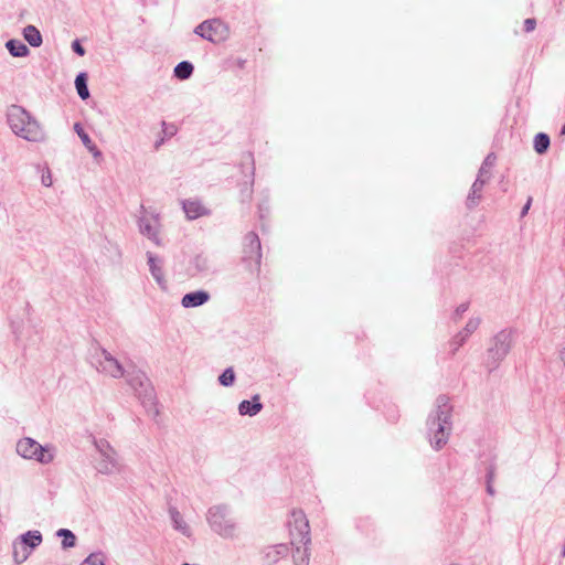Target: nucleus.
<instances>
[{"label": "nucleus", "instance_id": "30", "mask_svg": "<svg viewBox=\"0 0 565 565\" xmlns=\"http://www.w3.org/2000/svg\"><path fill=\"white\" fill-rule=\"evenodd\" d=\"M221 385L231 386L235 381V373L232 367H227L218 377Z\"/></svg>", "mask_w": 565, "mask_h": 565}, {"label": "nucleus", "instance_id": "13", "mask_svg": "<svg viewBox=\"0 0 565 565\" xmlns=\"http://www.w3.org/2000/svg\"><path fill=\"white\" fill-rule=\"evenodd\" d=\"M125 377L129 386L138 394L148 393V379L140 371L125 373Z\"/></svg>", "mask_w": 565, "mask_h": 565}, {"label": "nucleus", "instance_id": "43", "mask_svg": "<svg viewBox=\"0 0 565 565\" xmlns=\"http://www.w3.org/2000/svg\"><path fill=\"white\" fill-rule=\"evenodd\" d=\"M451 565H458V564H451Z\"/></svg>", "mask_w": 565, "mask_h": 565}, {"label": "nucleus", "instance_id": "10", "mask_svg": "<svg viewBox=\"0 0 565 565\" xmlns=\"http://www.w3.org/2000/svg\"><path fill=\"white\" fill-rule=\"evenodd\" d=\"M495 162V157L493 154H488L479 170L478 177L473 182L470 193L467 199L468 207H473L477 205L479 199L481 198V191L483 185L489 180L488 171H486V167H493Z\"/></svg>", "mask_w": 565, "mask_h": 565}, {"label": "nucleus", "instance_id": "29", "mask_svg": "<svg viewBox=\"0 0 565 565\" xmlns=\"http://www.w3.org/2000/svg\"><path fill=\"white\" fill-rule=\"evenodd\" d=\"M245 242H246V245L249 248V250L254 252L257 255V257L259 258L260 257V254H259L260 242H259L258 236L255 233L250 232L245 236Z\"/></svg>", "mask_w": 565, "mask_h": 565}, {"label": "nucleus", "instance_id": "25", "mask_svg": "<svg viewBox=\"0 0 565 565\" xmlns=\"http://www.w3.org/2000/svg\"><path fill=\"white\" fill-rule=\"evenodd\" d=\"M29 555L30 552L19 540L13 543V559L17 564H21L26 561Z\"/></svg>", "mask_w": 565, "mask_h": 565}, {"label": "nucleus", "instance_id": "41", "mask_svg": "<svg viewBox=\"0 0 565 565\" xmlns=\"http://www.w3.org/2000/svg\"><path fill=\"white\" fill-rule=\"evenodd\" d=\"M559 359L565 365V348L559 351Z\"/></svg>", "mask_w": 565, "mask_h": 565}, {"label": "nucleus", "instance_id": "23", "mask_svg": "<svg viewBox=\"0 0 565 565\" xmlns=\"http://www.w3.org/2000/svg\"><path fill=\"white\" fill-rule=\"evenodd\" d=\"M19 541L28 548H34L42 542V535L39 531H28L19 537Z\"/></svg>", "mask_w": 565, "mask_h": 565}, {"label": "nucleus", "instance_id": "26", "mask_svg": "<svg viewBox=\"0 0 565 565\" xmlns=\"http://www.w3.org/2000/svg\"><path fill=\"white\" fill-rule=\"evenodd\" d=\"M193 73V65L190 62H180L174 68L175 77L180 79H188Z\"/></svg>", "mask_w": 565, "mask_h": 565}, {"label": "nucleus", "instance_id": "37", "mask_svg": "<svg viewBox=\"0 0 565 565\" xmlns=\"http://www.w3.org/2000/svg\"><path fill=\"white\" fill-rule=\"evenodd\" d=\"M494 480V468L491 466L487 473V483H492Z\"/></svg>", "mask_w": 565, "mask_h": 565}, {"label": "nucleus", "instance_id": "21", "mask_svg": "<svg viewBox=\"0 0 565 565\" xmlns=\"http://www.w3.org/2000/svg\"><path fill=\"white\" fill-rule=\"evenodd\" d=\"M24 40L33 47L41 46L43 39L41 32L34 25H26L22 31Z\"/></svg>", "mask_w": 565, "mask_h": 565}, {"label": "nucleus", "instance_id": "15", "mask_svg": "<svg viewBox=\"0 0 565 565\" xmlns=\"http://www.w3.org/2000/svg\"><path fill=\"white\" fill-rule=\"evenodd\" d=\"M147 258H148V265H149V269H150L152 277L156 279V281L161 287H163L166 284V280H164V275H163V270H162V260L159 259L158 257H156L151 253H147Z\"/></svg>", "mask_w": 565, "mask_h": 565}, {"label": "nucleus", "instance_id": "20", "mask_svg": "<svg viewBox=\"0 0 565 565\" xmlns=\"http://www.w3.org/2000/svg\"><path fill=\"white\" fill-rule=\"evenodd\" d=\"M6 47L9 53L14 57H25L30 54L29 47L20 40H9L6 43Z\"/></svg>", "mask_w": 565, "mask_h": 565}, {"label": "nucleus", "instance_id": "27", "mask_svg": "<svg viewBox=\"0 0 565 565\" xmlns=\"http://www.w3.org/2000/svg\"><path fill=\"white\" fill-rule=\"evenodd\" d=\"M56 535L62 537V547L63 548H71V547L75 546L76 537L72 531H70L67 529H60L56 532Z\"/></svg>", "mask_w": 565, "mask_h": 565}, {"label": "nucleus", "instance_id": "3", "mask_svg": "<svg viewBox=\"0 0 565 565\" xmlns=\"http://www.w3.org/2000/svg\"><path fill=\"white\" fill-rule=\"evenodd\" d=\"M206 522L210 529L222 539L235 540L239 536V526L226 505L211 507L206 512Z\"/></svg>", "mask_w": 565, "mask_h": 565}, {"label": "nucleus", "instance_id": "31", "mask_svg": "<svg viewBox=\"0 0 565 565\" xmlns=\"http://www.w3.org/2000/svg\"><path fill=\"white\" fill-rule=\"evenodd\" d=\"M74 130L76 131V134L78 135V137L81 138V140L85 147H87L90 142H93L92 139L89 138V136L84 131L81 124L76 122L74 125Z\"/></svg>", "mask_w": 565, "mask_h": 565}, {"label": "nucleus", "instance_id": "42", "mask_svg": "<svg viewBox=\"0 0 565 565\" xmlns=\"http://www.w3.org/2000/svg\"><path fill=\"white\" fill-rule=\"evenodd\" d=\"M491 168H492V167H489V166H488V167H486V171H488V175H489V177H490V169H491Z\"/></svg>", "mask_w": 565, "mask_h": 565}, {"label": "nucleus", "instance_id": "1", "mask_svg": "<svg viewBox=\"0 0 565 565\" xmlns=\"http://www.w3.org/2000/svg\"><path fill=\"white\" fill-rule=\"evenodd\" d=\"M450 418L451 407L448 404V398L439 396L437 398V408L427 420L428 439L435 450H440L448 443L451 431Z\"/></svg>", "mask_w": 565, "mask_h": 565}, {"label": "nucleus", "instance_id": "38", "mask_svg": "<svg viewBox=\"0 0 565 565\" xmlns=\"http://www.w3.org/2000/svg\"><path fill=\"white\" fill-rule=\"evenodd\" d=\"M467 310H468V305L467 303H461V305H459L457 307L456 315L460 316V315L465 313Z\"/></svg>", "mask_w": 565, "mask_h": 565}, {"label": "nucleus", "instance_id": "8", "mask_svg": "<svg viewBox=\"0 0 565 565\" xmlns=\"http://www.w3.org/2000/svg\"><path fill=\"white\" fill-rule=\"evenodd\" d=\"M194 33L210 42L218 43L227 38L228 29L221 20L212 19L199 24Z\"/></svg>", "mask_w": 565, "mask_h": 565}, {"label": "nucleus", "instance_id": "40", "mask_svg": "<svg viewBox=\"0 0 565 565\" xmlns=\"http://www.w3.org/2000/svg\"><path fill=\"white\" fill-rule=\"evenodd\" d=\"M487 492L489 494H491V495L494 493V489L492 487V483H487Z\"/></svg>", "mask_w": 565, "mask_h": 565}, {"label": "nucleus", "instance_id": "18", "mask_svg": "<svg viewBox=\"0 0 565 565\" xmlns=\"http://www.w3.org/2000/svg\"><path fill=\"white\" fill-rule=\"evenodd\" d=\"M258 399H259V396L255 395L253 397V402H249V401L241 402L238 405L239 414L243 416H245V415L255 416L256 414H258L263 408V405L258 402Z\"/></svg>", "mask_w": 565, "mask_h": 565}, {"label": "nucleus", "instance_id": "33", "mask_svg": "<svg viewBox=\"0 0 565 565\" xmlns=\"http://www.w3.org/2000/svg\"><path fill=\"white\" fill-rule=\"evenodd\" d=\"M41 182L44 186L49 188L52 185L53 181H52V174H51V171L49 169H46L45 171H43L42 173V177H41Z\"/></svg>", "mask_w": 565, "mask_h": 565}, {"label": "nucleus", "instance_id": "4", "mask_svg": "<svg viewBox=\"0 0 565 565\" xmlns=\"http://www.w3.org/2000/svg\"><path fill=\"white\" fill-rule=\"evenodd\" d=\"M93 445L96 450L94 467L97 472L110 476L122 471L124 465L120 456L108 440L105 438H94Z\"/></svg>", "mask_w": 565, "mask_h": 565}, {"label": "nucleus", "instance_id": "19", "mask_svg": "<svg viewBox=\"0 0 565 565\" xmlns=\"http://www.w3.org/2000/svg\"><path fill=\"white\" fill-rule=\"evenodd\" d=\"M292 561L294 565H309L310 563V551L308 545L297 544L292 545Z\"/></svg>", "mask_w": 565, "mask_h": 565}, {"label": "nucleus", "instance_id": "7", "mask_svg": "<svg viewBox=\"0 0 565 565\" xmlns=\"http://www.w3.org/2000/svg\"><path fill=\"white\" fill-rule=\"evenodd\" d=\"M17 452L25 458L40 463H50L54 459V450L50 446H42L32 438H22L17 444Z\"/></svg>", "mask_w": 565, "mask_h": 565}, {"label": "nucleus", "instance_id": "9", "mask_svg": "<svg viewBox=\"0 0 565 565\" xmlns=\"http://www.w3.org/2000/svg\"><path fill=\"white\" fill-rule=\"evenodd\" d=\"M95 366L99 373L109 377L121 379L125 376L124 367L119 361L104 349L96 353Z\"/></svg>", "mask_w": 565, "mask_h": 565}, {"label": "nucleus", "instance_id": "36", "mask_svg": "<svg viewBox=\"0 0 565 565\" xmlns=\"http://www.w3.org/2000/svg\"><path fill=\"white\" fill-rule=\"evenodd\" d=\"M72 47L75 53L83 56L85 54L84 47L78 43V41L73 42Z\"/></svg>", "mask_w": 565, "mask_h": 565}, {"label": "nucleus", "instance_id": "24", "mask_svg": "<svg viewBox=\"0 0 565 565\" xmlns=\"http://www.w3.org/2000/svg\"><path fill=\"white\" fill-rule=\"evenodd\" d=\"M75 87L78 96L82 99H87L89 97V90L87 87V78L85 73H81L75 78Z\"/></svg>", "mask_w": 565, "mask_h": 565}, {"label": "nucleus", "instance_id": "12", "mask_svg": "<svg viewBox=\"0 0 565 565\" xmlns=\"http://www.w3.org/2000/svg\"><path fill=\"white\" fill-rule=\"evenodd\" d=\"M168 514L174 531L179 532L181 535L188 539L193 536L192 526L189 524L184 515L175 507H170L168 510Z\"/></svg>", "mask_w": 565, "mask_h": 565}, {"label": "nucleus", "instance_id": "28", "mask_svg": "<svg viewBox=\"0 0 565 565\" xmlns=\"http://www.w3.org/2000/svg\"><path fill=\"white\" fill-rule=\"evenodd\" d=\"M550 146V137L546 134L540 132L534 138V149L537 153H544Z\"/></svg>", "mask_w": 565, "mask_h": 565}, {"label": "nucleus", "instance_id": "11", "mask_svg": "<svg viewBox=\"0 0 565 565\" xmlns=\"http://www.w3.org/2000/svg\"><path fill=\"white\" fill-rule=\"evenodd\" d=\"M139 231L154 244L160 245V222L158 216L143 214L138 220Z\"/></svg>", "mask_w": 565, "mask_h": 565}, {"label": "nucleus", "instance_id": "35", "mask_svg": "<svg viewBox=\"0 0 565 565\" xmlns=\"http://www.w3.org/2000/svg\"><path fill=\"white\" fill-rule=\"evenodd\" d=\"M536 21L534 19H526L524 21V29L526 32H531L535 29Z\"/></svg>", "mask_w": 565, "mask_h": 565}, {"label": "nucleus", "instance_id": "32", "mask_svg": "<svg viewBox=\"0 0 565 565\" xmlns=\"http://www.w3.org/2000/svg\"><path fill=\"white\" fill-rule=\"evenodd\" d=\"M81 565H105L103 557L99 554H92L84 559Z\"/></svg>", "mask_w": 565, "mask_h": 565}, {"label": "nucleus", "instance_id": "39", "mask_svg": "<svg viewBox=\"0 0 565 565\" xmlns=\"http://www.w3.org/2000/svg\"><path fill=\"white\" fill-rule=\"evenodd\" d=\"M530 205H531V199H529L527 203L522 209V215H525L527 213Z\"/></svg>", "mask_w": 565, "mask_h": 565}, {"label": "nucleus", "instance_id": "16", "mask_svg": "<svg viewBox=\"0 0 565 565\" xmlns=\"http://www.w3.org/2000/svg\"><path fill=\"white\" fill-rule=\"evenodd\" d=\"M183 210L186 214V217L190 220H195L200 216L206 215L209 211L205 209L201 202L196 200H188L183 202Z\"/></svg>", "mask_w": 565, "mask_h": 565}, {"label": "nucleus", "instance_id": "17", "mask_svg": "<svg viewBox=\"0 0 565 565\" xmlns=\"http://www.w3.org/2000/svg\"><path fill=\"white\" fill-rule=\"evenodd\" d=\"M479 324V318H472L467 322L465 329L460 331L454 339L457 344L456 349L463 344V342L478 329Z\"/></svg>", "mask_w": 565, "mask_h": 565}, {"label": "nucleus", "instance_id": "6", "mask_svg": "<svg viewBox=\"0 0 565 565\" xmlns=\"http://www.w3.org/2000/svg\"><path fill=\"white\" fill-rule=\"evenodd\" d=\"M288 527L291 545L311 543L309 521L302 510L294 509L290 512Z\"/></svg>", "mask_w": 565, "mask_h": 565}, {"label": "nucleus", "instance_id": "5", "mask_svg": "<svg viewBox=\"0 0 565 565\" xmlns=\"http://www.w3.org/2000/svg\"><path fill=\"white\" fill-rule=\"evenodd\" d=\"M513 344V332L504 329L498 332L488 350V367L494 370L509 354Z\"/></svg>", "mask_w": 565, "mask_h": 565}, {"label": "nucleus", "instance_id": "14", "mask_svg": "<svg viewBox=\"0 0 565 565\" xmlns=\"http://www.w3.org/2000/svg\"><path fill=\"white\" fill-rule=\"evenodd\" d=\"M210 299L209 292L204 290H198L189 292L182 297L181 305L184 308H194L204 305Z\"/></svg>", "mask_w": 565, "mask_h": 565}, {"label": "nucleus", "instance_id": "22", "mask_svg": "<svg viewBox=\"0 0 565 565\" xmlns=\"http://www.w3.org/2000/svg\"><path fill=\"white\" fill-rule=\"evenodd\" d=\"M287 553H288L287 545H285V544H277V545H273V546L267 547V550L265 551V557H266L268 563H276L281 557L286 556Z\"/></svg>", "mask_w": 565, "mask_h": 565}, {"label": "nucleus", "instance_id": "34", "mask_svg": "<svg viewBox=\"0 0 565 565\" xmlns=\"http://www.w3.org/2000/svg\"><path fill=\"white\" fill-rule=\"evenodd\" d=\"M86 149L93 154L94 158H100L102 157V151L96 147V145L94 142H90Z\"/></svg>", "mask_w": 565, "mask_h": 565}, {"label": "nucleus", "instance_id": "2", "mask_svg": "<svg viewBox=\"0 0 565 565\" xmlns=\"http://www.w3.org/2000/svg\"><path fill=\"white\" fill-rule=\"evenodd\" d=\"M8 122L11 130L19 137L31 141L45 140L41 125L21 106L12 105L8 110Z\"/></svg>", "mask_w": 565, "mask_h": 565}]
</instances>
